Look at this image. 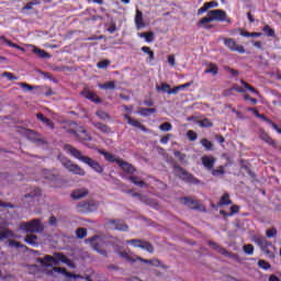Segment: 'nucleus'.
I'll return each instance as SVG.
<instances>
[{"label":"nucleus","mask_w":281,"mask_h":281,"mask_svg":"<svg viewBox=\"0 0 281 281\" xmlns=\"http://www.w3.org/2000/svg\"><path fill=\"white\" fill-rule=\"evenodd\" d=\"M64 150H66V153H69V155L75 157V159H78L82 164H86V166H89V168H91V170H93L98 175H102V172H104V167H102V165H100L98 160H94L89 156H83L82 151L76 149V147H74L72 145L66 144L64 146Z\"/></svg>","instance_id":"nucleus-1"},{"label":"nucleus","mask_w":281,"mask_h":281,"mask_svg":"<svg viewBox=\"0 0 281 281\" xmlns=\"http://www.w3.org/2000/svg\"><path fill=\"white\" fill-rule=\"evenodd\" d=\"M38 262L42 267H58L60 262L74 268V261L67 258L63 252H54L53 256L45 255L44 258H40Z\"/></svg>","instance_id":"nucleus-2"},{"label":"nucleus","mask_w":281,"mask_h":281,"mask_svg":"<svg viewBox=\"0 0 281 281\" xmlns=\"http://www.w3.org/2000/svg\"><path fill=\"white\" fill-rule=\"evenodd\" d=\"M217 21L218 23H232V19L227 16V12L222 9L210 10L207 16L199 20V25H205L206 23H212Z\"/></svg>","instance_id":"nucleus-3"},{"label":"nucleus","mask_w":281,"mask_h":281,"mask_svg":"<svg viewBox=\"0 0 281 281\" xmlns=\"http://www.w3.org/2000/svg\"><path fill=\"white\" fill-rule=\"evenodd\" d=\"M20 229L26 232V234H41L45 231V226H43L41 220L35 218L30 222H22L20 224Z\"/></svg>","instance_id":"nucleus-4"},{"label":"nucleus","mask_w":281,"mask_h":281,"mask_svg":"<svg viewBox=\"0 0 281 281\" xmlns=\"http://www.w3.org/2000/svg\"><path fill=\"white\" fill-rule=\"evenodd\" d=\"M44 179L49 183L50 188H61L63 178L56 170L44 169L43 170Z\"/></svg>","instance_id":"nucleus-5"},{"label":"nucleus","mask_w":281,"mask_h":281,"mask_svg":"<svg viewBox=\"0 0 281 281\" xmlns=\"http://www.w3.org/2000/svg\"><path fill=\"white\" fill-rule=\"evenodd\" d=\"M173 172L176 177H179L184 183H200L199 179L194 178L192 173L188 172V170L177 164L173 165Z\"/></svg>","instance_id":"nucleus-6"},{"label":"nucleus","mask_w":281,"mask_h":281,"mask_svg":"<svg viewBox=\"0 0 281 281\" xmlns=\"http://www.w3.org/2000/svg\"><path fill=\"white\" fill-rule=\"evenodd\" d=\"M60 162L61 166H64L68 172H72V175H78V177H85V175H87V171H85L82 167L74 164V161H71L69 158H61Z\"/></svg>","instance_id":"nucleus-7"},{"label":"nucleus","mask_w":281,"mask_h":281,"mask_svg":"<svg viewBox=\"0 0 281 281\" xmlns=\"http://www.w3.org/2000/svg\"><path fill=\"white\" fill-rule=\"evenodd\" d=\"M126 245H133L136 249H143L148 254H155V247L150 241L144 239H127Z\"/></svg>","instance_id":"nucleus-8"},{"label":"nucleus","mask_w":281,"mask_h":281,"mask_svg":"<svg viewBox=\"0 0 281 281\" xmlns=\"http://www.w3.org/2000/svg\"><path fill=\"white\" fill-rule=\"evenodd\" d=\"M16 133H20V135H23L29 139V142H33V144H41L43 139H41V134L36 133L33 130H27L25 127H18Z\"/></svg>","instance_id":"nucleus-9"},{"label":"nucleus","mask_w":281,"mask_h":281,"mask_svg":"<svg viewBox=\"0 0 281 281\" xmlns=\"http://www.w3.org/2000/svg\"><path fill=\"white\" fill-rule=\"evenodd\" d=\"M89 243H90L92 249H94V251H97L101 256H104L105 258H106V256H109L106 254V250L102 249V247H104V239L102 237L95 235L89 239Z\"/></svg>","instance_id":"nucleus-10"},{"label":"nucleus","mask_w":281,"mask_h":281,"mask_svg":"<svg viewBox=\"0 0 281 281\" xmlns=\"http://www.w3.org/2000/svg\"><path fill=\"white\" fill-rule=\"evenodd\" d=\"M256 245L260 247V249L266 254V256H269V258H273V252L269 250V247H273L271 241L267 240L265 237H257L255 239Z\"/></svg>","instance_id":"nucleus-11"},{"label":"nucleus","mask_w":281,"mask_h":281,"mask_svg":"<svg viewBox=\"0 0 281 281\" xmlns=\"http://www.w3.org/2000/svg\"><path fill=\"white\" fill-rule=\"evenodd\" d=\"M223 41H224L225 47H227L231 52H237L238 54H245V52H247L245 49V46L238 45L236 40L232 37L224 38Z\"/></svg>","instance_id":"nucleus-12"},{"label":"nucleus","mask_w":281,"mask_h":281,"mask_svg":"<svg viewBox=\"0 0 281 281\" xmlns=\"http://www.w3.org/2000/svg\"><path fill=\"white\" fill-rule=\"evenodd\" d=\"M136 260L138 262H144V265H149L150 267H160L161 269H168L166 265L161 263V260L154 258V259H144L139 256H136Z\"/></svg>","instance_id":"nucleus-13"},{"label":"nucleus","mask_w":281,"mask_h":281,"mask_svg":"<svg viewBox=\"0 0 281 281\" xmlns=\"http://www.w3.org/2000/svg\"><path fill=\"white\" fill-rule=\"evenodd\" d=\"M81 95L86 98V100H90V102H94V104H101L102 99L98 97V94L89 89H85L81 91Z\"/></svg>","instance_id":"nucleus-14"},{"label":"nucleus","mask_w":281,"mask_h":281,"mask_svg":"<svg viewBox=\"0 0 281 281\" xmlns=\"http://www.w3.org/2000/svg\"><path fill=\"white\" fill-rule=\"evenodd\" d=\"M53 271H55V273H61V276H65L66 278H72V280H82V276L71 273L65 268L54 267Z\"/></svg>","instance_id":"nucleus-15"},{"label":"nucleus","mask_w":281,"mask_h":281,"mask_svg":"<svg viewBox=\"0 0 281 281\" xmlns=\"http://www.w3.org/2000/svg\"><path fill=\"white\" fill-rule=\"evenodd\" d=\"M80 125H78V123L74 122V121H69L67 123H65L61 128L63 131H65L66 133H69L70 135L76 136V132L78 131Z\"/></svg>","instance_id":"nucleus-16"},{"label":"nucleus","mask_w":281,"mask_h":281,"mask_svg":"<svg viewBox=\"0 0 281 281\" xmlns=\"http://www.w3.org/2000/svg\"><path fill=\"white\" fill-rule=\"evenodd\" d=\"M210 247H212L213 249H215V251H218V254H221L222 256H228V258H236V255L231 254L229 251H227V249L221 247L218 244L210 240L209 241Z\"/></svg>","instance_id":"nucleus-17"},{"label":"nucleus","mask_w":281,"mask_h":281,"mask_svg":"<svg viewBox=\"0 0 281 281\" xmlns=\"http://www.w3.org/2000/svg\"><path fill=\"white\" fill-rule=\"evenodd\" d=\"M180 201L183 203V205L189 207V210H199L200 209L199 202H196V200H194L190 196L180 198Z\"/></svg>","instance_id":"nucleus-18"},{"label":"nucleus","mask_w":281,"mask_h":281,"mask_svg":"<svg viewBox=\"0 0 281 281\" xmlns=\"http://www.w3.org/2000/svg\"><path fill=\"white\" fill-rule=\"evenodd\" d=\"M93 207H95V205L90 202H79L77 204V210L78 212H80V214H87V212H92Z\"/></svg>","instance_id":"nucleus-19"},{"label":"nucleus","mask_w":281,"mask_h":281,"mask_svg":"<svg viewBox=\"0 0 281 281\" xmlns=\"http://www.w3.org/2000/svg\"><path fill=\"white\" fill-rule=\"evenodd\" d=\"M134 23L136 25V30H143V27H146V23L144 22V13L139 11V9L136 10Z\"/></svg>","instance_id":"nucleus-20"},{"label":"nucleus","mask_w":281,"mask_h":281,"mask_svg":"<svg viewBox=\"0 0 281 281\" xmlns=\"http://www.w3.org/2000/svg\"><path fill=\"white\" fill-rule=\"evenodd\" d=\"M75 137L80 139V142H91V136L87 133V130L82 128L80 125L79 128H77Z\"/></svg>","instance_id":"nucleus-21"},{"label":"nucleus","mask_w":281,"mask_h":281,"mask_svg":"<svg viewBox=\"0 0 281 281\" xmlns=\"http://www.w3.org/2000/svg\"><path fill=\"white\" fill-rule=\"evenodd\" d=\"M119 167L123 170V172H126V175H135L137 170L133 165H131V162L125 160H121V162H119Z\"/></svg>","instance_id":"nucleus-22"},{"label":"nucleus","mask_w":281,"mask_h":281,"mask_svg":"<svg viewBox=\"0 0 281 281\" xmlns=\"http://www.w3.org/2000/svg\"><path fill=\"white\" fill-rule=\"evenodd\" d=\"M109 223L110 225H114V229H116V232H128V225L123 221L110 220Z\"/></svg>","instance_id":"nucleus-23"},{"label":"nucleus","mask_w":281,"mask_h":281,"mask_svg":"<svg viewBox=\"0 0 281 281\" xmlns=\"http://www.w3.org/2000/svg\"><path fill=\"white\" fill-rule=\"evenodd\" d=\"M87 194H89V190L81 188V189H77L71 193V199L74 201H80V199H85V196H87Z\"/></svg>","instance_id":"nucleus-24"},{"label":"nucleus","mask_w":281,"mask_h":281,"mask_svg":"<svg viewBox=\"0 0 281 281\" xmlns=\"http://www.w3.org/2000/svg\"><path fill=\"white\" fill-rule=\"evenodd\" d=\"M123 117L124 120L127 121V124H130V126H134L135 128H140V131H146V126L139 123V121L131 117V115L124 114Z\"/></svg>","instance_id":"nucleus-25"},{"label":"nucleus","mask_w":281,"mask_h":281,"mask_svg":"<svg viewBox=\"0 0 281 281\" xmlns=\"http://www.w3.org/2000/svg\"><path fill=\"white\" fill-rule=\"evenodd\" d=\"M212 8H218V2L216 1H211V2H205L202 8L198 10V16H201V14H205L209 10H212Z\"/></svg>","instance_id":"nucleus-26"},{"label":"nucleus","mask_w":281,"mask_h":281,"mask_svg":"<svg viewBox=\"0 0 281 281\" xmlns=\"http://www.w3.org/2000/svg\"><path fill=\"white\" fill-rule=\"evenodd\" d=\"M24 243H26V245H31V247H38V236L29 234L24 237Z\"/></svg>","instance_id":"nucleus-27"},{"label":"nucleus","mask_w":281,"mask_h":281,"mask_svg":"<svg viewBox=\"0 0 281 281\" xmlns=\"http://www.w3.org/2000/svg\"><path fill=\"white\" fill-rule=\"evenodd\" d=\"M216 162V159L211 158L210 156H203L202 157V164L206 170H212L214 168V164Z\"/></svg>","instance_id":"nucleus-28"},{"label":"nucleus","mask_w":281,"mask_h":281,"mask_svg":"<svg viewBox=\"0 0 281 281\" xmlns=\"http://www.w3.org/2000/svg\"><path fill=\"white\" fill-rule=\"evenodd\" d=\"M128 181L134 183V186H138V188H148V184L144 180H139L137 176H131L128 177Z\"/></svg>","instance_id":"nucleus-29"},{"label":"nucleus","mask_w":281,"mask_h":281,"mask_svg":"<svg viewBox=\"0 0 281 281\" xmlns=\"http://www.w3.org/2000/svg\"><path fill=\"white\" fill-rule=\"evenodd\" d=\"M137 36H139V38H145L146 43H153V41H155V33L153 31L146 33H137Z\"/></svg>","instance_id":"nucleus-30"},{"label":"nucleus","mask_w":281,"mask_h":281,"mask_svg":"<svg viewBox=\"0 0 281 281\" xmlns=\"http://www.w3.org/2000/svg\"><path fill=\"white\" fill-rule=\"evenodd\" d=\"M93 127L100 131L101 133H105V134L111 133V127L104 123H100V122L93 123Z\"/></svg>","instance_id":"nucleus-31"},{"label":"nucleus","mask_w":281,"mask_h":281,"mask_svg":"<svg viewBox=\"0 0 281 281\" xmlns=\"http://www.w3.org/2000/svg\"><path fill=\"white\" fill-rule=\"evenodd\" d=\"M138 113L143 116V117H148V115L153 114V113H157V109L155 108H139L138 109Z\"/></svg>","instance_id":"nucleus-32"},{"label":"nucleus","mask_w":281,"mask_h":281,"mask_svg":"<svg viewBox=\"0 0 281 281\" xmlns=\"http://www.w3.org/2000/svg\"><path fill=\"white\" fill-rule=\"evenodd\" d=\"M7 238H14V232L10 231V228H4L0 231V243L1 240H5Z\"/></svg>","instance_id":"nucleus-33"},{"label":"nucleus","mask_w":281,"mask_h":281,"mask_svg":"<svg viewBox=\"0 0 281 281\" xmlns=\"http://www.w3.org/2000/svg\"><path fill=\"white\" fill-rule=\"evenodd\" d=\"M259 137L260 139H262V142H266V144H269V146H276V140L271 138V136H269L267 132H261Z\"/></svg>","instance_id":"nucleus-34"},{"label":"nucleus","mask_w":281,"mask_h":281,"mask_svg":"<svg viewBox=\"0 0 281 281\" xmlns=\"http://www.w3.org/2000/svg\"><path fill=\"white\" fill-rule=\"evenodd\" d=\"M0 41H3L5 43V45H9V47H13L14 49H19L20 52H25L23 46H19V44L12 43V41L5 38V36H3V35L0 37Z\"/></svg>","instance_id":"nucleus-35"},{"label":"nucleus","mask_w":281,"mask_h":281,"mask_svg":"<svg viewBox=\"0 0 281 281\" xmlns=\"http://www.w3.org/2000/svg\"><path fill=\"white\" fill-rule=\"evenodd\" d=\"M33 54H36V56L38 58H52V55H49V53H47L44 49H41L38 47L33 48Z\"/></svg>","instance_id":"nucleus-36"},{"label":"nucleus","mask_w":281,"mask_h":281,"mask_svg":"<svg viewBox=\"0 0 281 281\" xmlns=\"http://www.w3.org/2000/svg\"><path fill=\"white\" fill-rule=\"evenodd\" d=\"M9 247H15V249H24V251L30 249L26 245L21 244V241H16L14 239L9 240Z\"/></svg>","instance_id":"nucleus-37"},{"label":"nucleus","mask_w":281,"mask_h":281,"mask_svg":"<svg viewBox=\"0 0 281 281\" xmlns=\"http://www.w3.org/2000/svg\"><path fill=\"white\" fill-rule=\"evenodd\" d=\"M217 205H218V207H223L224 205H232V200L229 199V193H224Z\"/></svg>","instance_id":"nucleus-38"},{"label":"nucleus","mask_w":281,"mask_h":281,"mask_svg":"<svg viewBox=\"0 0 281 281\" xmlns=\"http://www.w3.org/2000/svg\"><path fill=\"white\" fill-rule=\"evenodd\" d=\"M200 144L203 146V148H205V150H214V144L207 138H202Z\"/></svg>","instance_id":"nucleus-39"},{"label":"nucleus","mask_w":281,"mask_h":281,"mask_svg":"<svg viewBox=\"0 0 281 281\" xmlns=\"http://www.w3.org/2000/svg\"><path fill=\"white\" fill-rule=\"evenodd\" d=\"M232 91H236V93H245L246 89L238 85H234L231 89L226 90L224 92V94L229 95V93H232Z\"/></svg>","instance_id":"nucleus-40"},{"label":"nucleus","mask_w":281,"mask_h":281,"mask_svg":"<svg viewBox=\"0 0 281 281\" xmlns=\"http://www.w3.org/2000/svg\"><path fill=\"white\" fill-rule=\"evenodd\" d=\"M119 256L121 258H124V260H126L127 262H137V257L133 258L131 257V255H128V252L126 251H117Z\"/></svg>","instance_id":"nucleus-41"},{"label":"nucleus","mask_w":281,"mask_h":281,"mask_svg":"<svg viewBox=\"0 0 281 281\" xmlns=\"http://www.w3.org/2000/svg\"><path fill=\"white\" fill-rule=\"evenodd\" d=\"M140 52H144V54H147L149 60H155V52L150 49L148 46H143L140 48Z\"/></svg>","instance_id":"nucleus-42"},{"label":"nucleus","mask_w":281,"mask_h":281,"mask_svg":"<svg viewBox=\"0 0 281 281\" xmlns=\"http://www.w3.org/2000/svg\"><path fill=\"white\" fill-rule=\"evenodd\" d=\"M105 160L110 161V164H117L120 166L122 159L116 158L115 155L108 153V155L105 156Z\"/></svg>","instance_id":"nucleus-43"},{"label":"nucleus","mask_w":281,"mask_h":281,"mask_svg":"<svg viewBox=\"0 0 281 281\" xmlns=\"http://www.w3.org/2000/svg\"><path fill=\"white\" fill-rule=\"evenodd\" d=\"M262 32L267 35L270 36L272 38H276V30H273L271 26L269 25H265L262 29Z\"/></svg>","instance_id":"nucleus-44"},{"label":"nucleus","mask_w":281,"mask_h":281,"mask_svg":"<svg viewBox=\"0 0 281 281\" xmlns=\"http://www.w3.org/2000/svg\"><path fill=\"white\" fill-rule=\"evenodd\" d=\"M35 196H41V190L38 188H35L31 193L25 194L24 199H31V201H34Z\"/></svg>","instance_id":"nucleus-45"},{"label":"nucleus","mask_w":281,"mask_h":281,"mask_svg":"<svg viewBox=\"0 0 281 281\" xmlns=\"http://www.w3.org/2000/svg\"><path fill=\"white\" fill-rule=\"evenodd\" d=\"M240 85L247 90L250 91L251 93H256V95H259V92L254 88L251 85L247 83L245 80H240Z\"/></svg>","instance_id":"nucleus-46"},{"label":"nucleus","mask_w":281,"mask_h":281,"mask_svg":"<svg viewBox=\"0 0 281 281\" xmlns=\"http://www.w3.org/2000/svg\"><path fill=\"white\" fill-rule=\"evenodd\" d=\"M201 128H212L214 126V123L210 121V119H203L199 122Z\"/></svg>","instance_id":"nucleus-47"},{"label":"nucleus","mask_w":281,"mask_h":281,"mask_svg":"<svg viewBox=\"0 0 281 281\" xmlns=\"http://www.w3.org/2000/svg\"><path fill=\"white\" fill-rule=\"evenodd\" d=\"M157 91H162V93H169L170 85L162 82L160 86H156Z\"/></svg>","instance_id":"nucleus-48"},{"label":"nucleus","mask_w":281,"mask_h":281,"mask_svg":"<svg viewBox=\"0 0 281 281\" xmlns=\"http://www.w3.org/2000/svg\"><path fill=\"white\" fill-rule=\"evenodd\" d=\"M100 89H104V90H111L113 91V89H115V81H109L102 85H99Z\"/></svg>","instance_id":"nucleus-49"},{"label":"nucleus","mask_w":281,"mask_h":281,"mask_svg":"<svg viewBox=\"0 0 281 281\" xmlns=\"http://www.w3.org/2000/svg\"><path fill=\"white\" fill-rule=\"evenodd\" d=\"M76 236L79 239L87 238V228H82V227L77 228Z\"/></svg>","instance_id":"nucleus-50"},{"label":"nucleus","mask_w":281,"mask_h":281,"mask_svg":"<svg viewBox=\"0 0 281 281\" xmlns=\"http://www.w3.org/2000/svg\"><path fill=\"white\" fill-rule=\"evenodd\" d=\"M95 115H98L101 120H111V115L106 112H104L103 110H98L95 112Z\"/></svg>","instance_id":"nucleus-51"},{"label":"nucleus","mask_w":281,"mask_h":281,"mask_svg":"<svg viewBox=\"0 0 281 281\" xmlns=\"http://www.w3.org/2000/svg\"><path fill=\"white\" fill-rule=\"evenodd\" d=\"M110 65H111V60L104 59L102 61H99L97 64V67H98V69H108Z\"/></svg>","instance_id":"nucleus-52"},{"label":"nucleus","mask_w":281,"mask_h":281,"mask_svg":"<svg viewBox=\"0 0 281 281\" xmlns=\"http://www.w3.org/2000/svg\"><path fill=\"white\" fill-rule=\"evenodd\" d=\"M159 128L164 133H168L169 131H172V124L170 122H165L159 126Z\"/></svg>","instance_id":"nucleus-53"},{"label":"nucleus","mask_w":281,"mask_h":281,"mask_svg":"<svg viewBox=\"0 0 281 281\" xmlns=\"http://www.w3.org/2000/svg\"><path fill=\"white\" fill-rule=\"evenodd\" d=\"M258 267H260V269H263L265 271H269V269H271V263L261 259L258 261Z\"/></svg>","instance_id":"nucleus-54"},{"label":"nucleus","mask_w":281,"mask_h":281,"mask_svg":"<svg viewBox=\"0 0 281 281\" xmlns=\"http://www.w3.org/2000/svg\"><path fill=\"white\" fill-rule=\"evenodd\" d=\"M187 137L189 142H196V138L199 137V135H196V132L189 130L187 132Z\"/></svg>","instance_id":"nucleus-55"},{"label":"nucleus","mask_w":281,"mask_h":281,"mask_svg":"<svg viewBox=\"0 0 281 281\" xmlns=\"http://www.w3.org/2000/svg\"><path fill=\"white\" fill-rule=\"evenodd\" d=\"M267 238H274V236H278V229L276 227H272L266 232Z\"/></svg>","instance_id":"nucleus-56"},{"label":"nucleus","mask_w":281,"mask_h":281,"mask_svg":"<svg viewBox=\"0 0 281 281\" xmlns=\"http://www.w3.org/2000/svg\"><path fill=\"white\" fill-rule=\"evenodd\" d=\"M205 74H213L216 76V74H218V67H216L214 64H211L209 69L205 70Z\"/></svg>","instance_id":"nucleus-57"},{"label":"nucleus","mask_w":281,"mask_h":281,"mask_svg":"<svg viewBox=\"0 0 281 281\" xmlns=\"http://www.w3.org/2000/svg\"><path fill=\"white\" fill-rule=\"evenodd\" d=\"M244 251L248 256H254V245H251V244L245 245L244 246Z\"/></svg>","instance_id":"nucleus-58"},{"label":"nucleus","mask_w":281,"mask_h":281,"mask_svg":"<svg viewBox=\"0 0 281 281\" xmlns=\"http://www.w3.org/2000/svg\"><path fill=\"white\" fill-rule=\"evenodd\" d=\"M213 177H218V175H225V168L220 166L217 169L212 171Z\"/></svg>","instance_id":"nucleus-59"},{"label":"nucleus","mask_w":281,"mask_h":281,"mask_svg":"<svg viewBox=\"0 0 281 281\" xmlns=\"http://www.w3.org/2000/svg\"><path fill=\"white\" fill-rule=\"evenodd\" d=\"M2 78H8V80H19V77L14 76L12 72L4 71Z\"/></svg>","instance_id":"nucleus-60"},{"label":"nucleus","mask_w":281,"mask_h":281,"mask_svg":"<svg viewBox=\"0 0 281 281\" xmlns=\"http://www.w3.org/2000/svg\"><path fill=\"white\" fill-rule=\"evenodd\" d=\"M240 212V206L233 205L231 206V212L228 213V216H234V214H238Z\"/></svg>","instance_id":"nucleus-61"},{"label":"nucleus","mask_w":281,"mask_h":281,"mask_svg":"<svg viewBox=\"0 0 281 281\" xmlns=\"http://www.w3.org/2000/svg\"><path fill=\"white\" fill-rule=\"evenodd\" d=\"M243 170H245L247 172V175H249V177H251L252 179L256 177V173H254V171H251V168H249V166L247 165H241Z\"/></svg>","instance_id":"nucleus-62"},{"label":"nucleus","mask_w":281,"mask_h":281,"mask_svg":"<svg viewBox=\"0 0 281 281\" xmlns=\"http://www.w3.org/2000/svg\"><path fill=\"white\" fill-rule=\"evenodd\" d=\"M19 87H21L22 89H26V91H34V86H30L29 83L26 82H20L18 83Z\"/></svg>","instance_id":"nucleus-63"},{"label":"nucleus","mask_w":281,"mask_h":281,"mask_svg":"<svg viewBox=\"0 0 281 281\" xmlns=\"http://www.w3.org/2000/svg\"><path fill=\"white\" fill-rule=\"evenodd\" d=\"M173 156H175V157H178L179 161H184V160H186V154H183V153H181V151H179V150H176V151L173 153Z\"/></svg>","instance_id":"nucleus-64"}]
</instances>
